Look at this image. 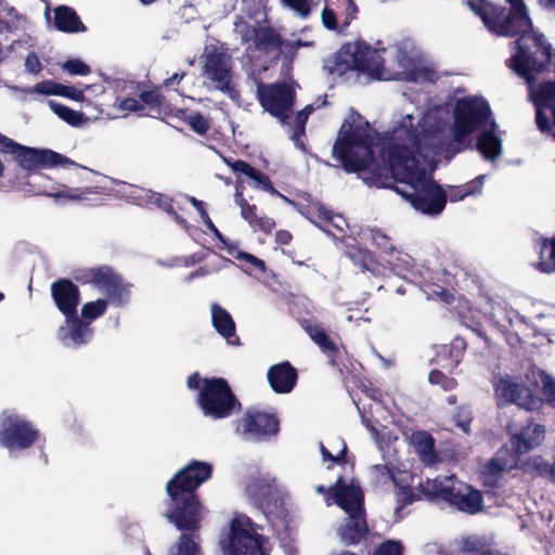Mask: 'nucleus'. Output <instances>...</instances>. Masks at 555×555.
<instances>
[{
  "mask_svg": "<svg viewBox=\"0 0 555 555\" xmlns=\"http://www.w3.org/2000/svg\"><path fill=\"white\" fill-rule=\"evenodd\" d=\"M374 137L370 125H343L333 145V156L348 173L369 171L365 181L390 188L411 206L426 215H439L446 207L448 194L435 180L427 177L414 151L404 144L392 143L382 151L386 164L374 158Z\"/></svg>",
  "mask_w": 555,
  "mask_h": 555,
  "instance_id": "nucleus-1",
  "label": "nucleus"
},
{
  "mask_svg": "<svg viewBox=\"0 0 555 555\" xmlns=\"http://www.w3.org/2000/svg\"><path fill=\"white\" fill-rule=\"evenodd\" d=\"M210 463L192 460L179 469L166 485L170 499V508L166 518L182 531L172 555H201L199 535L202 522V503L196 490L212 477Z\"/></svg>",
  "mask_w": 555,
  "mask_h": 555,
  "instance_id": "nucleus-2",
  "label": "nucleus"
},
{
  "mask_svg": "<svg viewBox=\"0 0 555 555\" xmlns=\"http://www.w3.org/2000/svg\"><path fill=\"white\" fill-rule=\"evenodd\" d=\"M518 37L511 42L515 53L508 59L507 65L531 88L535 82V74L543 73L551 64L552 44L543 34L531 26L517 33Z\"/></svg>",
  "mask_w": 555,
  "mask_h": 555,
  "instance_id": "nucleus-3",
  "label": "nucleus"
},
{
  "mask_svg": "<svg viewBox=\"0 0 555 555\" xmlns=\"http://www.w3.org/2000/svg\"><path fill=\"white\" fill-rule=\"evenodd\" d=\"M335 503L347 514L337 529V535L345 546L359 545L374 535L366 521L364 495L359 487L347 486L339 476L332 488Z\"/></svg>",
  "mask_w": 555,
  "mask_h": 555,
  "instance_id": "nucleus-4",
  "label": "nucleus"
},
{
  "mask_svg": "<svg viewBox=\"0 0 555 555\" xmlns=\"http://www.w3.org/2000/svg\"><path fill=\"white\" fill-rule=\"evenodd\" d=\"M509 9L489 0H468L467 5L496 37L515 38L517 33L531 26L529 11L524 0H505Z\"/></svg>",
  "mask_w": 555,
  "mask_h": 555,
  "instance_id": "nucleus-5",
  "label": "nucleus"
},
{
  "mask_svg": "<svg viewBox=\"0 0 555 555\" xmlns=\"http://www.w3.org/2000/svg\"><path fill=\"white\" fill-rule=\"evenodd\" d=\"M324 67L331 75L343 76L349 70L379 80L384 66L376 59L375 50L364 41L347 42L326 60Z\"/></svg>",
  "mask_w": 555,
  "mask_h": 555,
  "instance_id": "nucleus-6",
  "label": "nucleus"
},
{
  "mask_svg": "<svg viewBox=\"0 0 555 555\" xmlns=\"http://www.w3.org/2000/svg\"><path fill=\"white\" fill-rule=\"evenodd\" d=\"M205 416L223 420L242 411V403L223 377L203 379L196 400Z\"/></svg>",
  "mask_w": 555,
  "mask_h": 555,
  "instance_id": "nucleus-7",
  "label": "nucleus"
},
{
  "mask_svg": "<svg viewBox=\"0 0 555 555\" xmlns=\"http://www.w3.org/2000/svg\"><path fill=\"white\" fill-rule=\"evenodd\" d=\"M492 115L489 103L480 98H465L459 100L454 108V120L452 126V142L449 147L461 152V145L473 132L483 128Z\"/></svg>",
  "mask_w": 555,
  "mask_h": 555,
  "instance_id": "nucleus-8",
  "label": "nucleus"
},
{
  "mask_svg": "<svg viewBox=\"0 0 555 555\" xmlns=\"http://www.w3.org/2000/svg\"><path fill=\"white\" fill-rule=\"evenodd\" d=\"M261 527L246 515L235 516L228 535L220 541L224 555H270L264 548L268 539L260 534Z\"/></svg>",
  "mask_w": 555,
  "mask_h": 555,
  "instance_id": "nucleus-9",
  "label": "nucleus"
},
{
  "mask_svg": "<svg viewBox=\"0 0 555 555\" xmlns=\"http://www.w3.org/2000/svg\"><path fill=\"white\" fill-rule=\"evenodd\" d=\"M74 280L81 284H92L103 291L115 307H125L130 301L133 285L126 282L111 266L103 264L77 271Z\"/></svg>",
  "mask_w": 555,
  "mask_h": 555,
  "instance_id": "nucleus-10",
  "label": "nucleus"
},
{
  "mask_svg": "<svg viewBox=\"0 0 555 555\" xmlns=\"http://www.w3.org/2000/svg\"><path fill=\"white\" fill-rule=\"evenodd\" d=\"M41 438L39 429L24 416L4 412L0 418V446L9 451L33 447Z\"/></svg>",
  "mask_w": 555,
  "mask_h": 555,
  "instance_id": "nucleus-11",
  "label": "nucleus"
},
{
  "mask_svg": "<svg viewBox=\"0 0 555 555\" xmlns=\"http://www.w3.org/2000/svg\"><path fill=\"white\" fill-rule=\"evenodd\" d=\"M203 75L229 99L234 102L240 101L241 93L234 81L232 57L225 51L214 48L206 53Z\"/></svg>",
  "mask_w": 555,
  "mask_h": 555,
  "instance_id": "nucleus-12",
  "label": "nucleus"
},
{
  "mask_svg": "<svg viewBox=\"0 0 555 555\" xmlns=\"http://www.w3.org/2000/svg\"><path fill=\"white\" fill-rule=\"evenodd\" d=\"M260 105L282 124H286L293 113L295 91L285 81L258 87Z\"/></svg>",
  "mask_w": 555,
  "mask_h": 555,
  "instance_id": "nucleus-13",
  "label": "nucleus"
},
{
  "mask_svg": "<svg viewBox=\"0 0 555 555\" xmlns=\"http://www.w3.org/2000/svg\"><path fill=\"white\" fill-rule=\"evenodd\" d=\"M506 433L509 436V443L515 456L528 454L539 448L546 435L544 425L528 420L521 425L509 422L506 426Z\"/></svg>",
  "mask_w": 555,
  "mask_h": 555,
  "instance_id": "nucleus-14",
  "label": "nucleus"
},
{
  "mask_svg": "<svg viewBox=\"0 0 555 555\" xmlns=\"http://www.w3.org/2000/svg\"><path fill=\"white\" fill-rule=\"evenodd\" d=\"M280 430V421L275 413L248 408L236 422V431L243 436L262 440L275 436Z\"/></svg>",
  "mask_w": 555,
  "mask_h": 555,
  "instance_id": "nucleus-15",
  "label": "nucleus"
},
{
  "mask_svg": "<svg viewBox=\"0 0 555 555\" xmlns=\"http://www.w3.org/2000/svg\"><path fill=\"white\" fill-rule=\"evenodd\" d=\"M14 157L17 164L29 173L36 171L39 168H50L57 165L78 166L70 158L52 150H40L22 144Z\"/></svg>",
  "mask_w": 555,
  "mask_h": 555,
  "instance_id": "nucleus-16",
  "label": "nucleus"
},
{
  "mask_svg": "<svg viewBox=\"0 0 555 555\" xmlns=\"http://www.w3.org/2000/svg\"><path fill=\"white\" fill-rule=\"evenodd\" d=\"M495 395L507 404H516L526 411L541 408V400L524 383L512 380L509 377L500 378L494 385Z\"/></svg>",
  "mask_w": 555,
  "mask_h": 555,
  "instance_id": "nucleus-17",
  "label": "nucleus"
},
{
  "mask_svg": "<svg viewBox=\"0 0 555 555\" xmlns=\"http://www.w3.org/2000/svg\"><path fill=\"white\" fill-rule=\"evenodd\" d=\"M461 482L453 475L437 476L434 479L427 478L425 481L420 482L417 490L427 501L443 502L451 506Z\"/></svg>",
  "mask_w": 555,
  "mask_h": 555,
  "instance_id": "nucleus-18",
  "label": "nucleus"
},
{
  "mask_svg": "<svg viewBox=\"0 0 555 555\" xmlns=\"http://www.w3.org/2000/svg\"><path fill=\"white\" fill-rule=\"evenodd\" d=\"M50 289L54 305L65 318L77 313L80 304V289L72 280L57 279L51 284Z\"/></svg>",
  "mask_w": 555,
  "mask_h": 555,
  "instance_id": "nucleus-19",
  "label": "nucleus"
},
{
  "mask_svg": "<svg viewBox=\"0 0 555 555\" xmlns=\"http://www.w3.org/2000/svg\"><path fill=\"white\" fill-rule=\"evenodd\" d=\"M274 479L269 477H251L246 485V493L254 500L255 505L268 517L273 513L272 507L279 501L274 498Z\"/></svg>",
  "mask_w": 555,
  "mask_h": 555,
  "instance_id": "nucleus-20",
  "label": "nucleus"
},
{
  "mask_svg": "<svg viewBox=\"0 0 555 555\" xmlns=\"http://www.w3.org/2000/svg\"><path fill=\"white\" fill-rule=\"evenodd\" d=\"M92 335L90 324L81 320L77 313L65 318V325L57 330V338L66 347H80L87 344Z\"/></svg>",
  "mask_w": 555,
  "mask_h": 555,
  "instance_id": "nucleus-21",
  "label": "nucleus"
},
{
  "mask_svg": "<svg viewBox=\"0 0 555 555\" xmlns=\"http://www.w3.org/2000/svg\"><path fill=\"white\" fill-rule=\"evenodd\" d=\"M298 378L297 369L287 360L271 365L267 372V379L271 389L279 395L292 392L298 383Z\"/></svg>",
  "mask_w": 555,
  "mask_h": 555,
  "instance_id": "nucleus-22",
  "label": "nucleus"
},
{
  "mask_svg": "<svg viewBox=\"0 0 555 555\" xmlns=\"http://www.w3.org/2000/svg\"><path fill=\"white\" fill-rule=\"evenodd\" d=\"M535 104V124L541 132L551 130V120L544 112L545 108L551 111L552 119H554L555 109V80L542 82L534 93Z\"/></svg>",
  "mask_w": 555,
  "mask_h": 555,
  "instance_id": "nucleus-23",
  "label": "nucleus"
},
{
  "mask_svg": "<svg viewBox=\"0 0 555 555\" xmlns=\"http://www.w3.org/2000/svg\"><path fill=\"white\" fill-rule=\"evenodd\" d=\"M224 162L234 172L243 173L249 178L254 182L255 188L261 189L271 195L279 196L288 203H293L273 186L269 176L256 169L249 163L242 159L231 160L228 158H224Z\"/></svg>",
  "mask_w": 555,
  "mask_h": 555,
  "instance_id": "nucleus-24",
  "label": "nucleus"
},
{
  "mask_svg": "<svg viewBox=\"0 0 555 555\" xmlns=\"http://www.w3.org/2000/svg\"><path fill=\"white\" fill-rule=\"evenodd\" d=\"M409 443L424 465L433 466L441 461L436 450V440L430 433L414 430L410 435Z\"/></svg>",
  "mask_w": 555,
  "mask_h": 555,
  "instance_id": "nucleus-25",
  "label": "nucleus"
},
{
  "mask_svg": "<svg viewBox=\"0 0 555 555\" xmlns=\"http://www.w3.org/2000/svg\"><path fill=\"white\" fill-rule=\"evenodd\" d=\"M234 199L236 205L241 208L242 218L246 220L253 229L261 231L264 234L272 232L275 228V221L267 216H258L257 206L247 202L238 185H236Z\"/></svg>",
  "mask_w": 555,
  "mask_h": 555,
  "instance_id": "nucleus-26",
  "label": "nucleus"
},
{
  "mask_svg": "<svg viewBox=\"0 0 555 555\" xmlns=\"http://www.w3.org/2000/svg\"><path fill=\"white\" fill-rule=\"evenodd\" d=\"M451 507L468 515L478 514L483 508L482 492L462 481Z\"/></svg>",
  "mask_w": 555,
  "mask_h": 555,
  "instance_id": "nucleus-27",
  "label": "nucleus"
},
{
  "mask_svg": "<svg viewBox=\"0 0 555 555\" xmlns=\"http://www.w3.org/2000/svg\"><path fill=\"white\" fill-rule=\"evenodd\" d=\"M345 255L362 273L370 272L374 276H378L383 273V264L376 259L374 254L366 248H362L358 245H347Z\"/></svg>",
  "mask_w": 555,
  "mask_h": 555,
  "instance_id": "nucleus-28",
  "label": "nucleus"
},
{
  "mask_svg": "<svg viewBox=\"0 0 555 555\" xmlns=\"http://www.w3.org/2000/svg\"><path fill=\"white\" fill-rule=\"evenodd\" d=\"M211 323L216 332L231 345H240L236 325L227 309L219 304L211 305Z\"/></svg>",
  "mask_w": 555,
  "mask_h": 555,
  "instance_id": "nucleus-29",
  "label": "nucleus"
},
{
  "mask_svg": "<svg viewBox=\"0 0 555 555\" xmlns=\"http://www.w3.org/2000/svg\"><path fill=\"white\" fill-rule=\"evenodd\" d=\"M54 26L57 30L66 34L87 31V26L81 22L77 12L68 5H57L54 9Z\"/></svg>",
  "mask_w": 555,
  "mask_h": 555,
  "instance_id": "nucleus-30",
  "label": "nucleus"
},
{
  "mask_svg": "<svg viewBox=\"0 0 555 555\" xmlns=\"http://www.w3.org/2000/svg\"><path fill=\"white\" fill-rule=\"evenodd\" d=\"M253 42L257 50L271 53L281 52L284 40L280 33L271 26H259L254 29Z\"/></svg>",
  "mask_w": 555,
  "mask_h": 555,
  "instance_id": "nucleus-31",
  "label": "nucleus"
},
{
  "mask_svg": "<svg viewBox=\"0 0 555 555\" xmlns=\"http://www.w3.org/2000/svg\"><path fill=\"white\" fill-rule=\"evenodd\" d=\"M305 330L309 337L320 347L322 352L326 354L328 363L331 365H337L339 349L326 331L318 324H309Z\"/></svg>",
  "mask_w": 555,
  "mask_h": 555,
  "instance_id": "nucleus-32",
  "label": "nucleus"
},
{
  "mask_svg": "<svg viewBox=\"0 0 555 555\" xmlns=\"http://www.w3.org/2000/svg\"><path fill=\"white\" fill-rule=\"evenodd\" d=\"M492 128L479 134L477 140V150L488 160H494L502 154V140L494 133L495 122H491Z\"/></svg>",
  "mask_w": 555,
  "mask_h": 555,
  "instance_id": "nucleus-33",
  "label": "nucleus"
},
{
  "mask_svg": "<svg viewBox=\"0 0 555 555\" xmlns=\"http://www.w3.org/2000/svg\"><path fill=\"white\" fill-rule=\"evenodd\" d=\"M299 212L320 229H323V225L333 223V210L317 199H311L299 209Z\"/></svg>",
  "mask_w": 555,
  "mask_h": 555,
  "instance_id": "nucleus-34",
  "label": "nucleus"
},
{
  "mask_svg": "<svg viewBox=\"0 0 555 555\" xmlns=\"http://www.w3.org/2000/svg\"><path fill=\"white\" fill-rule=\"evenodd\" d=\"M539 244V261L535 268L542 273H555V236L540 237Z\"/></svg>",
  "mask_w": 555,
  "mask_h": 555,
  "instance_id": "nucleus-35",
  "label": "nucleus"
},
{
  "mask_svg": "<svg viewBox=\"0 0 555 555\" xmlns=\"http://www.w3.org/2000/svg\"><path fill=\"white\" fill-rule=\"evenodd\" d=\"M413 146L415 152L423 157H427L430 154L437 155L442 149L439 138L434 132H422L414 137Z\"/></svg>",
  "mask_w": 555,
  "mask_h": 555,
  "instance_id": "nucleus-36",
  "label": "nucleus"
},
{
  "mask_svg": "<svg viewBox=\"0 0 555 555\" xmlns=\"http://www.w3.org/2000/svg\"><path fill=\"white\" fill-rule=\"evenodd\" d=\"M466 348L467 343L463 337H454L450 345L444 346L442 352L438 354V358L443 357L449 360V363L442 366L447 369H454L457 366L463 359Z\"/></svg>",
  "mask_w": 555,
  "mask_h": 555,
  "instance_id": "nucleus-37",
  "label": "nucleus"
},
{
  "mask_svg": "<svg viewBox=\"0 0 555 555\" xmlns=\"http://www.w3.org/2000/svg\"><path fill=\"white\" fill-rule=\"evenodd\" d=\"M325 5L336 10L339 17L343 18V28H347L357 17L358 7L353 0H324Z\"/></svg>",
  "mask_w": 555,
  "mask_h": 555,
  "instance_id": "nucleus-38",
  "label": "nucleus"
},
{
  "mask_svg": "<svg viewBox=\"0 0 555 555\" xmlns=\"http://www.w3.org/2000/svg\"><path fill=\"white\" fill-rule=\"evenodd\" d=\"M111 304L109 297L106 298H98L93 301H88L81 307V320L90 323L91 321L102 317Z\"/></svg>",
  "mask_w": 555,
  "mask_h": 555,
  "instance_id": "nucleus-39",
  "label": "nucleus"
},
{
  "mask_svg": "<svg viewBox=\"0 0 555 555\" xmlns=\"http://www.w3.org/2000/svg\"><path fill=\"white\" fill-rule=\"evenodd\" d=\"M372 245L383 255L391 256L396 247L392 238L378 228L369 230Z\"/></svg>",
  "mask_w": 555,
  "mask_h": 555,
  "instance_id": "nucleus-40",
  "label": "nucleus"
},
{
  "mask_svg": "<svg viewBox=\"0 0 555 555\" xmlns=\"http://www.w3.org/2000/svg\"><path fill=\"white\" fill-rule=\"evenodd\" d=\"M539 379L541 383V405L546 403L547 405L555 408V378L545 371L539 372Z\"/></svg>",
  "mask_w": 555,
  "mask_h": 555,
  "instance_id": "nucleus-41",
  "label": "nucleus"
},
{
  "mask_svg": "<svg viewBox=\"0 0 555 555\" xmlns=\"http://www.w3.org/2000/svg\"><path fill=\"white\" fill-rule=\"evenodd\" d=\"M146 202L157 206L158 208L172 216L177 221L184 222L173 208V199L158 192L149 191L146 193Z\"/></svg>",
  "mask_w": 555,
  "mask_h": 555,
  "instance_id": "nucleus-42",
  "label": "nucleus"
},
{
  "mask_svg": "<svg viewBox=\"0 0 555 555\" xmlns=\"http://www.w3.org/2000/svg\"><path fill=\"white\" fill-rule=\"evenodd\" d=\"M49 105L53 113L70 126H79L83 120L82 113L74 111L64 104L51 100Z\"/></svg>",
  "mask_w": 555,
  "mask_h": 555,
  "instance_id": "nucleus-43",
  "label": "nucleus"
},
{
  "mask_svg": "<svg viewBox=\"0 0 555 555\" xmlns=\"http://www.w3.org/2000/svg\"><path fill=\"white\" fill-rule=\"evenodd\" d=\"M391 479L396 486L395 496L398 508H404L408 505L413 504L418 499L410 485H401L397 481L393 474H391Z\"/></svg>",
  "mask_w": 555,
  "mask_h": 555,
  "instance_id": "nucleus-44",
  "label": "nucleus"
},
{
  "mask_svg": "<svg viewBox=\"0 0 555 555\" xmlns=\"http://www.w3.org/2000/svg\"><path fill=\"white\" fill-rule=\"evenodd\" d=\"M189 202L192 204V206L198 211L204 224L206 228L212 233V235L218 238L221 243L227 244L225 237L222 235V233L218 230V228L215 225L212 220L210 219L208 212L206 211L204 202L190 196Z\"/></svg>",
  "mask_w": 555,
  "mask_h": 555,
  "instance_id": "nucleus-45",
  "label": "nucleus"
},
{
  "mask_svg": "<svg viewBox=\"0 0 555 555\" xmlns=\"http://www.w3.org/2000/svg\"><path fill=\"white\" fill-rule=\"evenodd\" d=\"M452 421L455 427H457L464 434H469L470 423L473 421L470 408L468 405L459 406L452 416Z\"/></svg>",
  "mask_w": 555,
  "mask_h": 555,
  "instance_id": "nucleus-46",
  "label": "nucleus"
},
{
  "mask_svg": "<svg viewBox=\"0 0 555 555\" xmlns=\"http://www.w3.org/2000/svg\"><path fill=\"white\" fill-rule=\"evenodd\" d=\"M428 380L431 385H438L446 391L453 390L457 386L455 378L446 375L442 371L437 369L429 372Z\"/></svg>",
  "mask_w": 555,
  "mask_h": 555,
  "instance_id": "nucleus-47",
  "label": "nucleus"
},
{
  "mask_svg": "<svg viewBox=\"0 0 555 555\" xmlns=\"http://www.w3.org/2000/svg\"><path fill=\"white\" fill-rule=\"evenodd\" d=\"M404 546L400 540H386L374 551L373 555H403Z\"/></svg>",
  "mask_w": 555,
  "mask_h": 555,
  "instance_id": "nucleus-48",
  "label": "nucleus"
},
{
  "mask_svg": "<svg viewBox=\"0 0 555 555\" xmlns=\"http://www.w3.org/2000/svg\"><path fill=\"white\" fill-rule=\"evenodd\" d=\"M313 105L309 104L305 106L301 111L297 112L295 116V128L294 133L292 135L293 140L298 139L300 135L305 134V127L308 120L309 115L313 112Z\"/></svg>",
  "mask_w": 555,
  "mask_h": 555,
  "instance_id": "nucleus-49",
  "label": "nucleus"
},
{
  "mask_svg": "<svg viewBox=\"0 0 555 555\" xmlns=\"http://www.w3.org/2000/svg\"><path fill=\"white\" fill-rule=\"evenodd\" d=\"M188 125L194 132L201 135L206 134L210 129L209 120L198 112L190 115Z\"/></svg>",
  "mask_w": 555,
  "mask_h": 555,
  "instance_id": "nucleus-50",
  "label": "nucleus"
},
{
  "mask_svg": "<svg viewBox=\"0 0 555 555\" xmlns=\"http://www.w3.org/2000/svg\"><path fill=\"white\" fill-rule=\"evenodd\" d=\"M63 69L75 76H87L91 73V68L89 65L83 63L79 59H70L67 60L63 65Z\"/></svg>",
  "mask_w": 555,
  "mask_h": 555,
  "instance_id": "nucleus-51",
  "label": "nucleus"
},
{
  "mask_svg": "<svg viewBox=\"0 0 555 555\" xmlns=\"http://www.w3.org/2000/svg\"><path fill=\"white\" fill-rule=\"evenodd\" d=\"M139 99L141 102L150 106L152 109H157L159 113V107L163 104L164 96L159 93L157 89L149 90V91H142L139 94Z\"/></svg>",
  "mask_w": 555,
  "mask_h": 555,
  "instance_id": "nucleus-52",
  "label": "nucleus"
},
{
  "mask_svg": "<svg viewBox=\"0 0 555 555\" xmlns=\"http://www.w3.org/2000/svg\"><path fill=\"white\" fill-rule=\"evenodd\" d=\"M341 443H343V448H341L340 452L337 455H333L325 448V446L322 442H320V452L322 454L323 461H331L333 463L344 464L346 461V455H347V446L344 441H341Z\"/></svg>",
  "mask_w": 555,
  "mask_h": 555,
  "instance_id": "nucleus-53",
  "label": "nucleus"
},
{
  "mask_svg": "<svg viewBox=\"0 0 555 555\" xmlns=\"http://www.w3.org/2000/svg\"><path fill=\"white\" fill-rule=\"evenodd\" d=\"M339 15L337 14L336 10H332L328 7L324 5V9L321 14L322 23L325 28L330 30H336L338 28L337 17Z\"/></svg>",
  "mask_w": 555,
  "mask_h": 555,
  "instance_id": "nucleus-54",
  "label": "nucleus"
},
{
  "mask_svg": "<svg viewBox=\"0 0 555 555\" xmlns=\"http://www.w3.org/2000/svg\"><path fill=\"white\" fill-rule=\"evenodd\" d=\"M60 83L53 80H44L38 82L34 87V91L44 95H59Z\"/></svg>",
  "mask_w": 555,
  "mask_h": 555,
  "instance_id": "nucleus-55",
  "label": "nucleus"
},
{
  "mask_svg": "<svg viewBox=\"0 0 555 555\" xmlns=\"http://www.w3.org/2000/svg\"><path fill=\"white\" fill-rule=\"evenodd\" d=\"M21 144L0 132V153L15 156Z\"/></svg>",
  "mask_w": 555,
  "mask_h": 555,
  "instance_id": "nucleus-56",
  "label": "nucleus"
},
{
  "mask_svg": "<svg viewBox=\"0 0 555 555\" xmlns=\"http://www.w3.org/2000/svg\"><path fill=\"white\" fill-rule=\"evenodd\" d=\"M59 95L77 102L85 100V93L82 90H79L73 86H64L62 83H60Z\"/></svg>",
  "mask_w": 555,
  "mask_h": 555,
  "instance_id": "nucleus-57",
  "label": "nucleus"
},
{
  "mask_svg": "<svg viewBox=\"0 0 555 555\" xmlns=\"http://www.w3.org/2000/svg\"><path fill=\"white\" fill-rule=\"evenodd\" d=\"M505 469V465L498 459H491L483 466L482 474L496 478Z\"/></svg>",
  "mask_w": 555,
  "mask_h": 555,
  "instance_id": "nucleus-58",
  "label": "nucleus"
},
{
  "mask_svg": "<svg viewBox=\"0 0 555 555\" xmlns=\"http://www.w3.org/2000/svg\"><path fill=\"white\" fill-rule=\"evenodd\" d=\"M221 264H218V266H214L212 268H209L208 266H202V267H198L196 270L192 271L191 273H189L186 276H185V281L186 282H190L194 279H197V278H204L208 274H211L214 272H217L221 269Z\"/></svg>",
  "mask_w": 555,
  "mask_h": 555,
  "instance_id": "nucleus-59",
  "label": "nucleus"
},
{
  "mask_svg": "<svg viewBox=\"0 0 555 555\" xmlns=\"http://www.w3.org/2000/svg\"><path fill=\"white\" fill-rule=\"evenodd\" d=\"M236 258L250 263L254 268H256L260 272H264V270H266L264 261L257 258L256 256H254L251 254H248L246 251H238L236 255Z\"/></svg>",
  "mask_w": 555,
  "mask_h": 555,
  "instance_id": "nucleus-60",
  "label": "nucleus"
},
{
  "mask_svg": "<svg viewBox=\"0 0 555 555\" xmlns=\"http://www.w3.org/2000/svg\"><path fill=\"white\" fill-rule=\"evenodd\" d=\"M118 107L126 112H141L144 109V105L134 98H125L120 100Z\"/></svg>",
  "mask_w": 555,
  "mask_h": 555,
  "instance_id": "nucleus-61",
  "label": "nucleus"
},
{
  "mask_svg": "<svg viewBox=\"0 0 555 555\" xmlns=\"http://www.w3.org/2000/svg\"><path fill=\"white\" fill-rule=\"evenodd\" d=\"M25 67H26V70L31 74L37 75L40 73L41 64H40L39 57L36 53L30 52L27 55V57L25 60Z\"/></svg>",
  "mask_w": 555,
  "mask_h": 555,
  "instance_id": "nucleus-62",
  "label": "nucleus"
},
{
  "mask_svg": "<svg viewBox=\"0 0 555 555\" xmlns=\"http://www.w3.org/2000/svg\"><path fill=\"white\" fill-rule=\"evenodd\" d=\"M485 176H478L475 179L463 184L468 195H475L481 192Z\"/></svg>",
  "mask_w": 555,
  "mask_h": 555,
  "instance_id": "nucleus-63",
  "label": "nucleus"
},
{
  "mask_svg": "<svg viewBox=\"0 0 555 555\" xmlns=\"http://www.w3.org/2000/svg\"><path fill=\"white\" fill-rule=\"evenodd\" d=\"M466 196H469L464 188V185H455L451 186L449 191V197L451 202H459L464 199Z\"/></svg>",
  "mask_w": 555,
  "mask_h": 555,
  "instance_id": "nucleus-64",
  "label": "nucleus"
}]
</instances>
